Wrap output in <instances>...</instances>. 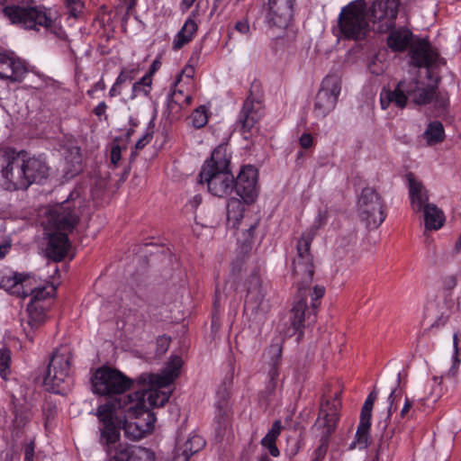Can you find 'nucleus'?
Returning a JSON list of instances; mask_svg holds the SVG:
<instances>
[{
  "instance_id": "1",
  "label": "nucleus",
  "mask_w": 461,
  "mask_h": 461,
  "mask_svg": "<svg viewBox=\"0 0 461 461\" xmlns=\"http://www.w3.org/2000/svg\"><path fill=\"white\" fill-rule=\"evenodd\" d=\"M182 358L178 356L173 357L167 363L166 368L161 374L143 373L136 379V384L140 390L131 393L135 397H144L145 405L149 407H161L167 402L171 392L162 390L171 384L179 375L182 366Z\"/></svg>"
},
{
  "instance_id": "2",
  "label": "nucleus",
  "mask_w": 461,
  "mask_h": 461,
  "mask_svg": "<svg viewBox=\"0 0 461 461\" xmlns=\"http://www.w3.org/2000/svg\"><path fill=\"white\" fill-rule=\"evenodd\" d=\"M230 163L227 146L219 145L202 167L199 183L206 184L208 191L214 196H227L234 189V176Z\"/></svg>"
},
{
  "instance_id": "3",
  "label": "nucleus",
  "mask_w": 461,
  "mask_h": 461,
  "mask_svg": "<svg viewBox=\"0 0 461 461\" xmlns=\"http://www.w3.org/2000/svg\"><path fill=\"white\" fill-rule=\"evenodd\" d=\"M315 231L310 230L303 233L296 244V255L292 262V274L298 293L307 292L312 283L314 275L313 256L311 253V245Z\"/></svg>"
},
{
  "instance_id": "4",
  "label": "nucleus",
  "mask_w": 461,
  "mask_h": 461,
  "mask_svg": "<svg viewBox=\"0 0 461 461\" xmlns=\"http://www.w3.org/2000/svg\"><path fill=\"white\" fill-rule=\"evenodd\" d=\"M28 181L24 177L23 150L12 148L0 149V185L6 190H26Z\"/></svg>"
},
{
  "instance_id": "5",
  "label": "nucleus",
  "mask_w": 461,
  "mask_h": 461,
  "mask_svg": "<svg viewBox=\"0 0 461 461\" xmlns=\"http://www.w3.org/2000/svg\"><path fill=\"white\" fill-rule=\"evenodd\" d=\"M118 410H120L119 404L115 399L99 405L95 413L101 424L99 427L100 443L105 447L109 458L116 447L115 443L121 438L120 430L122 420L116 414Z\"/></svg>"
},
{
  "instance_id": "6",
  "label": "nucleus",
  "mask_w": 461,
  "mask_h": 461,
  "mask_svg": "<svg viewBox=\"0 0 461 461\" xmlns=\"http://www.w3.org/2000/svg\"><path fill=\"white\" fill-rule=\"evenodd\" d=\"M366 3L356 0L343 7L339 16V27L344 38L362 40L368 32L366 16Z\"/></svg>"
},
{
  "instance_id": "7",
  "label": "nucleus",
  "mask_w": 461,
  "mask_h": 461,
  "mask_svg": "<svg viewBox=\"0 0 461 461\" xmlns=\"http://www.w3.org/2000/svg\"><path fill=\"white\" fill-rule=\"evenodd\" d=\"M134 383L136 380L109 366L97 368L91 377L93 392L102 396L122 394L131 388Z\"/></svg>"
},
{
  "instance_id": "8",
  "label": "nucleus",
  "mask_w": 461,
  "mask_h": 461,
  "mask_svg": "<svg viewBox=\"0 0 461 461\" xmlns=\"http://www.w3.org/2000/svg\"><path fill=\"white\" fill-rule=\"evenodd\" d=\"M4 14L12 23L19 24L25 29L43 27L54 31L55 20L50 12L42 7H22L17 5L5 6Z\"/></svg>"
},
{
  "instance_id": "9",
  "label": "nucleus",
  "mask_w": 461,
  "mask_h": 461,
  "mask_svg": "<svg viewBox=\"0 0 461 461\" xmlns=\"http://www.w3.org/2000/svg\"><path fill=\"white\" fill-rule=\"evenodd\" d=\"M357 213L367 229H377L385 220V203L383 197L372 187L362 190L357 200Z\"/></svg>"
},
{
  "instance_id": "10",
  "label": "nucleus",
  "mask_w": 461,
  "mask_h": 461,
  "mask_svg": "<svg viewBox=\"0 0 461 461\" xmlns=\"http://www.w3.org/2000/svg\"><path fill=\"white\" fill-rule=\"evenodd\" d=\"M71 358V352L67 347H60L53 352L43 377L48 391L59 393L61 384L69 376Z\"/></svg>"
},
{
  "instance_id": "11",
  "label": "nucleus",
  "mask_w": 461,
  "mask_h": 461,
  "mask_svg": "<svg viewBox=\"0 0 461 461\" xmlns=\"http://www.w3.org/2000/svg\"><path fill=\"white\" fill-rule=\"evenodd\" d=\"M400 0H373L367 9L366 17L374 31L387 32L394 27Z\"/></svg>"
},
{
  "instance_id": "12",
  "label": "nucleus",
  "mask_w": 461,
  "mask_h": 461,
  "mask_svg": "<svg viewBox=\"0 0 461 461\" xmlns=\"http://www.w3.org/2000/svg\"><path fill=\"white\" fill-rule=\"evenodd\" d=\"M119 409L123 411L127 419L133 420L140 428L145 429V433L149 435L154 429L156 417L145 405L144 397L136 394L125 395L118 398Z\"/></svg>"
},
{
  "instance_id": "13",
  "label": "nucleus",
  "mask_w": 461,
  "mask_h": 461,
  "mask_svg": "<svg viewBox=\"0 0 461 461\" xmlns=\"http://www.w3.org/2000/svg\"><path fill=\"white\" fill-rule=\"evenodd\" d=\"M341 91V79L336 75L327 76L321 82L315 98L313 112L316 117L324 118L335 107Z\"/></svg>"
},
{
  "instance_id": "14",
  "label": "nucleus",
  "mask_w": 461,
  "mask_h": 461,
  "mask_svg": "<svg viewBox=\"0 0 461 461\" xmlns=\"http://www.w3.org/2000/svg\"><path fill=\"white\" fill-rule=\"evenodd\" d=\"M340 405L339 393H335L332 400H326L321 406L313 429L319 432L322 445L336 429Z\"/></svg>"
},
{
  "instance_id": "15",
  "label": "nucleus",
  "mask_w": 461,
  "mask_h": 461,
  "mask_svg": "<svg viewBox=\"0 0 461 461\" xmlns=\"http://www.w3.org/2000/svg\"><path fill=\"white\" fill-rule=\"evenodd\" d=\"M79 221V216L68 203H63L50 211L47 217V231L71 232Z\"/></svg>"
},
{
  "instance_id": "16",
  "label": "nucleus",
  "mask_w": 461,
  "mask_h": 461,
  "mask_svg": "<svg viewBox=\"0 0 461 461\" xmlns=\"http://www.w3.org/2000/svg\"><path fill=\"white\" fill-rule=\"evenodd\" d=\"M237 289L247 292L244 306L245 311H250L251 314L255 313L256 318H258L259 321H262L264 314L258 313V307L264 299V294L258 272L255 269L251 270L246 281L243 284H239Z\"/></svg>"
},
{
  "instance_id": "17",
  "label": "nucleus",
  "mask_w": 461,
  "mask_h": 461,
  "mask_svg": "<svg viewBox=\"0 0 461 461\" xmlns=\"http://www.w3.org/2000/svg\"><path fill=\"white\" fill-rule=\"evenodd\" d=\"M258 169L249 165L243 167L236 180L234 179L236 193L247 203L253 202L258 196Z\"/></svg>"
},
{
  "instance_id": "18",
  "label": "nucleus",
  "mask_w": 461,
  "mask_h": 461,
  "mask_svg": "<svg viewBox=\"0 0 461 461\" xmlns=\"http://www.w3.org/2000/svg\"><path fill=\"white\" fill-rule=\"evenodd\" d=\"M377 398V392L375 388L369 393L367 398L366 399L361 413H360V421L356 432V440L350 446V448L355 447L357 445L360 448H366L369 443V428H370V420L372 415V410L374 403Z\"/></svg>"
},
{
  "instance_id": "19",
  "label": "nucleus",
  "mask_w": 461,
  "mask_h": 461,
  "mask_svg": "<svg viewBox=\"0 0 461 461\" xmlns=\"http://www.w3.org/2000/svg\"><path fill=\"white\" fill-rule=\"evenodd\" d=\"M294 0H268L267 21L270 26L285 28L293 16Z\"/></svg>"
},
{
  "instance_id": "20",
  "label": "nucleus",
  "mask_w": 461,
  "mask_h": 461,
  "mask_svg": "<svg viewBox=\"0 0 461 461\" xmlns=\"http://www.w3.org/2000/svg\"><path fill=\"white\" fill-rule=\"evenodd\" d=\"M26 73L27 68L20 59L0 51V79L11 83L21 82Z\"/></svg>"
},
{
  "instance_id": "21",
  "label": "nucleus",
  "mask_w": 461,
  "mask_h": 461,
  "mask_svg": "<svg viewBox=\"0 0 461 461\" xmlns=\"http://www.w3.org/2000/svg\"><path fill=\"white\" fill-rule=\"evenodd\" d=\"M108 461H156V456L149 448L119 443Z\"/></svg>"
},
{
  "instance_id": "22",
  "label": "nucleus",
  "mask_w": 461,
  "mask_h": 461,
  "mask_svg": "<svg viewBox=\"0 0 461 461\" xmlns=\"http://www.w3.org/2000/svg\"><path fill=\"white\" fill-rule=\"evenodd\" d=\"M411 64L418 68H429L438 58V53L426 40L413 42L410 49Z\"/></svg>"
},
{
  "instance_id": "23",
  "label": "nucleus",
  "mask_w": 461,
  "mask_h": 461,
  "mask_svg": "<svg viewBox=\"0 0 461 461\" xmlns=\"http://www.w3.org/2000/svg\"><path fill=\"white\" fill-rule=\"evenodd\" d=\"M47 235L46 256L55 262L63 260L71 248L67 233L48 231Z\"/></svg>"
},
{
  "instance_id": "24",
  "label": "nucleus",
  "mask_w": 461,
  "mask_h": 461,
  "mask_svg": "<svg viewBox=\"0 0 461 461\" xmlns=\"http://www.w3.org/2000/svg\"><path fill=\"white\" fill-rule=\"evenodd\" d=\"M408 83L405 80L398 82L394 89H383L380 94V103L382 109L385 110L389 105L393 104L399 109H403L407 104Z\"/></svg>"
},
{
  "instance_id": "25",
  "label": "nucleus",
  "mask_w": 461,
  "mask_h": 461,
  "mask_svg": "<svg viewBox=\"0 0 461 461\" xmlns=\"http://www.w3.org/2000/svg\"><path fill=\"white\" fill-rule=\"evenodd\" d=\"M23 168L24 177L28 183V187L33 183H41L49 176L50 168L46 162L39 158H27L23 151Z\"/></svg>"
},
{
  "instance_id": "26",
  "label": "nucleus",
  "mask_w": 461,
  "mask_h": 461,
  "mask_svg": "<svg viewBox=\"0 0 461 461\" xmlns=\"http://www.w3.org/2000/svg\"><path fill=\"white\" fill-rule=\"evenodd\" d=\"M46 306L44 304H37L35 302H30L27 306V319L22 321L23 329L27 339L33 340L32 331L39 329L46 320Z\"/></svg>"
},
{
  "instance_id": "27",
  "label": "nucleus",
  "mask_w": 461,
  "mask_h": 461,
  "mask_svg": "<svg viewBox=\"0 0 461 461\" xmlns=\"http://www.w3.org/2000/svg\"><path fill=\"white\" fill-rule=\"evenodd\" d=\"M30 285H32L31 279L26 278L20 274L5 276L0 281L1 288L20 298H25L28 296L26 289Z\"/></svg>"
},
{
  "instance_id": "28",
  "label": "nucleus",
  "mask_w": 461,
  "mask_h": 461,
  "mask_svg": "<svg viewBox=\"0 0 461 461\" xmlns=\"http://www.w3.org/2000/svg\"><path fill=\"white\" fill-rule=\"evenodd\" d=\"M411 203L413 211L420 212L428 203L429 196L423 185L417 181L412 173L407 174Z\"/></svg>"
},
{
  "instance_id": "29",
  "label": "nucleus",
  "mask_w": 461,
  "mask_h": 461,
  "mask_svg": "<svg viewBox=\"0 0 461 461\" xmlns=\"http://www.w3.org/2000/svg\"><path fill=\"white\" fill-rule=\"evenodd\" d=\"M192 96L181 90H174L167 97V110L171 120L181 117L182 111L190 105Z\"/></svg>"
},
{
  "instance_id": "30",
  "label": "nucleus",
  "mask_w": 461,
  "mask_h": 461,
  "mask_svg": "<svg viewBox=\"0 0 461 461\" xmlns=\"http://www.w3.org/2000/svg\"><path fill=\"white\" fill-rule=\"evenodd\" d=\"M306 293L303 291L299 293V296L301 297L293 306L290 314V321L293 329V333L289 334L290 336L294 334L297 330H299L304 325L306 311H308L307 317L311 318V312L307 306V298Z\"/></svg>"
},
{
  "instance_id": "31",
  "label": "nucleus",
  "mask_w": 461,
  "mask_h": 461,
  "mask_svg": "<svg viewBox=\"0 0 461 461\" xmlns=\"http://www.w3.org/2000/svg\"><path fill=\"white\" fill-rule=\"evenodd\" d=\"M262 113L253 101L247 99L240 113L239 122L243 133L249 132L258 122Z\"/></svg>"
},
{
  "instance_id": "32",
  "label": "nucleus",
  "mask_w": 461,
  "mask_h": 461,
  "mask_svg": "<svg viewBox=\"0 0 461 461\" xmlns=\"http://www.w3.org/2000/svg\"><path fill=\"white\" fill-rule=\"evenodd\" d=\"M401 384V374L398 373L395 376L388 377L383 383V390L384 393H388L385 407L387 410L386 418L384 419V428H386V420H389L392 415V411L393 408V404L395 400L400 396V392H398V388Z\"/></svg>"
},
{
  "instance_id": "33",
  "label": "nucleus",
  "mask_w": 461,
  "mask_h": 461,
  "mask_svg": "<svg viewBox=\"0 0 461 461\" xmlns=\"http://www.w3.org/2000/svg\"><path fill=\"white\" fill-rule=\"evenodd\" d=\"M408 95L417 104H427L435 97V88L433 86H422V84L417 80L407 81Z\"/></svg>"
},
{
  "instance_id": "34",
  "label": "nucleus",
  "mask_w": 461,
  "mask_h": 461,
  "mask_svg": "<svg viewBox=\"0 0 461 461\" xmlns=\"http://www.w3.org/2000/svg\"><path fill=\"white\" fill-rule=\"evenodd\" d=\"M412 40V33L406 28L392 30L387 39V44L393 51H402L407 49Z\"/></svg>"
},
{
  "instance_id": "35",
  "label": "nucleus",
  "mask_w": 461,
  "mask_h": 461,
  "mask_svg": "<svg viewBox=\"0 0 461 461\" xmlns=\"http://www.w3.org/2000/svg\"><path fill=\"white\" fill-rule=\"evenodd\" d=\"M425 226L428 230H438L443 226L445 217L443 212L433 203L424 206Z\"/></svg>"
},
{
  "instance_id": "36",
  "label": "nucleus",
  "mask_w": 461,
  "mask_h": 461,
  "mask_svg": "<svg viewBox=\"0 0 461 461\" xmlns=\"http://www.w3.org/2000/svg\"><path fill=\"white\" fill-rule=\"evenodd\" d=\"M196 31H197L196 23L192 18H188L185 21V23H184L180 32L177 33V35L173 42L174 49L179 50L184 45H185L189 41H191V40L193 39Z\"/></svg>"
},
{
  "instance_id": "37",
  "label": "nucleus",
  "mask_w": 461,
  "mask_h": 461,
  "mask_svg": "<svg viewBox=\"0 0 461 461\" xmlns=\"http://www.w3.org/2000/svg\"><path fill=\"white\" fill-rule=\"evenodd\" d=\"M393 436V430H386L385 433L382 436L380 443L375 452V456L377 460L381 461H390L393 453L394 444L390 441Z\"/></svg>"
},
{
  "instance_id": "38",
  "label": "nucleus",
  "mask_w": 461,
  "mask_h": 461,
  "mask_svg": "<svg viewBox=\"0 0 461 461\" xmlns=\"http://www.w3.org/2000/svg\"><path fill=\"white\" fill-rule=\"evenodd\" d=\"M244 210L245 207L241 200L231 198L228 201L227 220L234 228L238 227L240 220L243 218Z\"/></svg>"
},
{
  "instance_id": "39",
  "label": "nucleus",
  "mask_w": 461,
  "mask_h": 461,
  "mask_svg": "<svg viewBox=\"0 0 461 461\" xmlns=\"http://www.w3.org/2000/svg\"><path fill=\"white\" fill-rule=\"evenodd\" d=\"M205 446L204 439L199 435H193L188 438L186 441L178 447L182 455L185 456V461L194 454L200 451Z\"/></svg>"
},
{
  "instance_id": "40",
  "label": "nucleus",
  "mask_w": 461,
  "mask_h": 461,
  "mask_svg": "<svg viewBox=\"0 0 461 461\" xmlns=\"http://www.w3.org/2000/svg\"><path fill=\"white\" fill-rule=\"evenodd\" d=\"M427 144L431 146L443 141L445 138L444 128L441 122H432L429 123L423 134Z\"/></svg>"
},
{
  "instance_id": "41",
  "label": "nucleus",
  "mask_w": 461,
  "mask_h": 461,
  "mask_svg": "<svg viewBox=\"0 0 461 461\" xmlns=\"http://www.w3.org/2000/svg\"><path fill=\"white\" fill-rule=\"evenodd\" d=\"M26 292H28V296H32L31 302H35L37 304H44V300L50 298L55 294L56 288L53 285L39 288H32L30 285L27 286Z\"/></svg>"
},
{
  "instance_id": "42",
  "label": "nucleus",
  "mask_w": 461,
  "mask_h": 461,
  "mask_svg": "<svg viewBox=\"0 0 461 461\" xmlns=\"http://www.w3.org/2000/svg\"><path fill=\"white\" fill-rule=\"evenodd\" d=\"M122 429L125 437L130 440L137 441L148 436L145 429L140 428L133 420L127 419L125 416L122 420Z\"/></svg>"
},
{
  "instance_id": "43",
  "label": "nucleus",
  "mask_w": 461,
  "mask_h": 461,
  "mask_svg": "<svg viewBox=\"0 0 461 461\" xmlns=\"http://www.w3.org/2000/svg\"><path fill=\"white\" fill-rule=\"evenodd\" d=\"M66 162L71 164V167L67 171L70 176L77 175L82 170V157L80 149L74 147L69 149V154L66 157Z\"/></svg>"
},
{
  "instance_id": "44",
  "label": "nucleus",
  "mask_w": 461,
  "mask_h": 461,
  "mask_svg": "<svg viewBox=\"0 0 461 461\" xmlns=\"http://www.w3.org/2000/svg\"><path fill=\"white\" fill-rule=\"evenodd\" d=\"M190 120L192 125L196 129H200L205 126L208 122V115L205 106L202 105L196 108L191 114Z\"/></svg>"
},
{
  "instance_id": "45",
  "label": "nucleus",
  "mask_w": 461,
  "mask_h": 461,
  "mask_svg": "<svg viewBox=\"0 0 461 461\" xmlns=\"http://www.w3.org/2000/svg\"><path fill=\"white\" fill-rule=\"evenodd\" d=\"M11 352L9 349L0 348V375L6 380L10 374Z\"/></svg>"
},
{
  "instance_id": "46",
  "label": "nucleus",
  "mask_w": 461,
  "mask_h": 461,
  "mask_svg": "<svg viewBox=\"0 0 461 461\" xmlns=\"http://www.w3.org/2000/svg\"><path fill=\"white\" fill-rule=\"evenodd\" d=\"M282 424L279 420H276L267 435L262 438L261 444H273L280 435Z\"/></svg>"
},
{
  "instance_id": "47",
  "label": "nucleus",
  "mask_w": 461,
  "mask_h": 461,
  "mask_svg": "<svg viewBox=\"0 0 461 461\" xmlns=\"http://www.w3.org/2000/svg\"><path fill=\"white\" fill-rule=\"evenodd\" d=\"M324 292H325L324 287L321 286V285H315V286H313L312 291H310L309 294L312 299V312L313 314V318H312V321H315V312L318 307L316 301L324 295Z\"/></svg>"
},
{
  "instance_id": "48",
  "label": "nucleus",
  "mask_w": 461,
  "mask_h": 461,
  "mask_svg": "<svg viewBox=\"0 0 461 461\" xmlns=\"http://www.w3.org/2000/svg\"><path fill=\"white\" fill-rule=\"evenodd\" d=\"M453 347H454V365L459 363L461 360V336L458 333H455L453 337ZM455 366H453L450 372L454 375L455 373L453 369Z\"/></svg>"
},
{
  "instance_id": "49",
  "label": "nucleus",
  "mask_w": 461,
  "mask_h": 461,
  "mask_svg": "<svg viewBox=\"0 0 461 461\" xmlns=\"http://www.w3.org/2000/svg\"><path fill=\"white\" fill-rule=\"evenodd\" d=\"M150 85H151L150 77L148 76H144L140 79V81L136 82L133 85L132 91H133L134 95H137L138 93H140V92H143L145 95H147L149 93V90L147 88H149L150 86Z\"/></svg>"
},
{
  "instance_id": "50",
  "label": "nucleus",
  "mask_w": 461,
  "mask_h": 461,
  "mask_svg": "<svg viewBox=\"0 0 461 461\" xmlns=\"http://www.w3.org/2000/svg\"><path fill=\"white\" fill-rule=\"evenodd\" d=\"M217 420H226L229 416V405L227 400L224 398L221 400L217 405Z\"/></svg>"
},
{
  "instance_id": "51",
  "label": "nucleus",
  "mask_w": 461,
  "mask_h": 461,
  "mask_svg": "<svg viewBox=\"0 0 461 461\" xmlns=\"http://www.w3.org/2000/svg\"><path fill=\"white\" fill-rule=\"evenodd\" d=\"M234 31L238 32L241 35H250V26L247 19L238 21L234 25Z\"/></svg>"
},
{
  "instance_id": "52",
  "label": "nucleus",
  "mask_w": 461,
  "mask_h": 461,
  "mask_svg": "<svg viewBox=\"0 0 461 461\" xmlns=\"http://www.w3.org/2000/svg\"><path fill=\"white\" fill-rule=\"evenodd\" d=\"M245 265H247V264H246L244 258H241V259L238 258L237 260H235L232 263L231 274L236 279L243 276L242 268H243V266H245Z\"/></svg>"
},
{
  "instance_id": "53",
  "label": "nucleus",
  "mask_w": 461,
  "mask_h": 461,
  "mask_svg": "<svg viewBox=\"0 0 461 461\" xmlns=\"http://www.w3.org/2000/svg\"><path fill=\"white\" fill-rule=\"evenodd\" d=\"M107 104L105 102L99 103L93 110L94 114L98 117L100 120H102V117H104V120L107 121Z\"/></svg>"
},
{
  "instance_id": "54",
  "label": "nucleus",
  "mask_w": 461,
  "mask_h": 461,
  "mask_svg": "<svg viewBox=\"0 0 461 461\" xmlns=\"http://www.w3.org/2000/svg\"><path fill=\"white\" fill-rule=\"evenodd\" d=\"M153 138V134L151 131H147L135 144V149L140 150L142 149L148 143L151 141Z\"/></svg>"
},
{
  "instance_id": "55",
  "label": "nucleus",
  "mask_w": 461,
  "mask_h": 461,
  "mask_svg": "<svg viewBox=\"0 0 461 461\" xmlns=\"http://www.w3.org/2000/svg\"><path fill=\"white\" fill-rule=\"evenodd\" d=\"M457 285V277L455 275L447 276L444 278L443 285L447 290H453Z\"/></svg>"
},
{
  "instance_id": "56",
  "label": "nucleus",
  "mask_w": 461,
  "mask_h": 461,
  "mask_svg": "<svg viewBox=\"0 0 461 461\" xmlns=\"http://www.w3.org/2000/svg\"><path fill=\"white\" fill-rule=\"evenodd\" d=\"M122 158V149L119 145H113L111 149V161L113 165H117Z\"/></svg>"
},
{
  "instance_id": "57",
  "label": "nucleus",
  "mask_w": 461,
  "mask_h": 461,
  "mask_svg": "<svg viewBox=\"0 0 461 461\" xmlns=\"http://www.w3.org/2000/svg\"><path fill=\"white\" fill-rule=\"evenodd\" d=\"M34 442L31 441L24 447V461H33L34 457Z\"/></svg>"
},
{
  "instance_id": "58",
  "label": "nucleus",
  "mask_w": 461,
  "mask_h": 461,
  "mask_svg": "<svg viewBox=\"0 0 461 461\" xmlns=\"http://www.w3.org/2000/svg\"><path fill=\"white\" fill-rule=\"evenodd\" d=\"M300 145L303 149H308L312 145V136L310 133H304L301 136Z\"/></svg>"
},
{
  "instance_id": "59",
  "label": "nucleus",
  "mask_w": 461,
  "mask_h": 461,
  "mask_svg": "<svg viewBox=\"0 0 461 461\" xmlns=\"http://www.w3.org/2000/svg\"><path fill=\"white\" fill-rule=\"evenodd\" d=\"M411 407H412V401H411L409 398H405L404 405L401 411V417L404 418Z\"/></svg>"
},
{
  "instance_id": "60",
  "label": "nucleus",
  "mask_w": 461,
  "mask_h": 461,
  "mask_svg": "<svg viewBox=\"0 0 461 461\" xmlns=\"http://www.w3.org/2000/svg\"><path fill=\"white\" fill-rule=\"evenodd\" d=\"M264 447H267L269 450V453L273 456H277L279 455V450L276 446V442L273 444H262Z\"/></svg>"
},
{
  "instance_id": "61",
  "label": "nucleus",
  "mask_w": 461,
  "mask_h": 461,
  "mask_svg": "<svg viewBox=\"0 0 461 461\" xmlns=\"http://www.w3.org/2000/svg\"><path fill=\"white\" fill-rule=\"evenodd\" d=\"M195 0H182L180 9L183 13L186 12L194 3Z\"/></svg>"
},
{
  "instance_id": "62",
  "label": "nucleus",
  "mask_w": 461,
  "mask_h": 461,
  "mask_svg": "<svg viewBox=\"0 0 461 461\" xmlns=\"http://www.w3.org/2000/svg\"><path fill=\"white\" fill-rule=\"evenodd\" d=\"M128 78H129L128 75L124 71H122L120 73L119 77H117L115 83L120 86L122 83H124Z\"/></svg>"
},
{
  "instance_id": "63",
  "label": "nucleus",
  "mask_w": 461,
  "mask_h": 461,
  "mask_svg": "<svg viewBox=\"0 0 461 461\" xmlns=\"http://www.w3.org/2000/svg\"><path fill=\"white\" fill-rule=\"evenodd\" d=\"M436 102L438 104V105L439 107H445L448 102V98L447 97H441V96H437L436 97Z\"/></svg>"
},
{
  "instance_id": "64",
  "label": "nucleus",
  "mask_w": 461,
  "mask_h": 461,
  "mask_svg": "<svg viewBox=\"0 0 461 461\" xmlns=\"http://www.w3.org/2000/svg\"><path fill=\"white\" fill-rule=\"evenodd\" d=\"M118 87H119V85H117L116 83H114L113 86L111 87V89L109 91V95L111 97H114V96L120 95V91H119Z\"/></svg>"
}]
</instances>
